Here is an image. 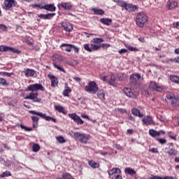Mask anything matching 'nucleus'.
<instances>
[{
    "label": "nucleus",
    "mask_w": 179,
    "mask_h": 179,
    "mask_svg": "<svg viewBox=\"0 0 179 179\" xmlns=\"http://www.w3.org/2000/svg\"><path fill=\"white\" fill-rule=\"evenodd\" d=\"M38 90H41V92H44L45 90L44 87L41 84L35 83L29 85L26 91L31 92L30 94L24 97L25 100H31L34 103H41V99L38 98Z\"/></svg>",
    "instance_id": "nucleus-1"
},
{
    "label": "nucleus",
    "mask_w": 179,
    "mask_h": 179,
    "mask_svg": "<svg viewBox=\"0 0 179 179\" xmlns=\"http://www.w3.org/2000/svg\"><path fill=\"white\" fill-rule=\"evenodd\" d=\"M148 15L143 12H140L136 15V23L138 27H143L148 23Z\"/></svg>",
    "instance_id": "nucleus-2"
},
{
    "label": "nucleus",
    "mask_w": 179,
    "mask_h": 179,
    "mask_svg": "<svg viewBox=\"0 0 179 179\" xmlns=\"http://www.w3.org/2000/svg\"><path fill=\"white\" fill-rule=\"evenodd\" d=\"M85 92L88 93H92V94H96L99 91V85L94 81H90L88 83V85L85 87Z\"/></svg>",
    "instance_id": "nucleus-3"
},
{
    "label": "nucleus",
    "mask_w": 179,
    "mask_h": 179,
    "mask_svg": "<svg viewBox=\"0 0 179 179\" xmlns=\"http://www.w3.org/2000/svg\"><path fill=\"white\" fill-rule=\"evenodd\" d=\"M29 114H34V115H38V117H41V118H43V120H45L46 121H52L53 122H57V120H55L54 117L47 116V115L41 112H37L36 110H29Z\"/></svg>",
    "instance_id": "nucleus-4"
},
{
    "label": "nucleus",
    "mask_w": 179,
    "mask_h": 179,
    "mask_svg": "<svg viewBox=\"0 0 179 179\" xmlns=\"http://www.w3.org/2000/svg\"><path fill=\"white\" fill-rule=\"evenodd\" d=\"M166 99L169 100L172 106V107H178L179 106V99L178 97L171 94H166Z\"/></svg>",
    "instance_id": "nucleus-5"
},
{
    "label": "nucleus",
    "mask_w": 179,
    "mask_h": 179,
    "mask_svg": "<svg viewBox=\"0 0 179 179\" xmlns=\"http://www.w3.org/2000/svg\"><path fill=\"white\" fill-rule=\"evenodd\" d=\"M73 135L75 138H79V141L81 143H87V141H89V135L85 133L80 134L79 132H74Z\"/></svg>",
    "instance_id": "nucleus-6"
},
{
    "label": "nucleus",
    "mask_w": 179,
    "mask_h": 179,
    "mask_svg": "<svg viewBox=\"0 0 179 179\" xmlns=\"http://www.w3.org/2000/svg\"><path fill=\"white\" fill-rule=\"evenodd\" d=\"M17 2L15 0H4L3 8L6 10H9V9H12V8H15Z\"/></svg>",
    "instance_id": "nucleus-7"
},
{
    "label": "nucleus",
    "mask_w": 179,
    "mask_h": 179,
    "mask_svg": "<svg viewBox=\"0 0 179 179\" xmlns=\"http://www.w3.org/2000/svg\"><path fill=\"white\" fill-rule=\"evenodd\" d=\"M142 78L140 73H135L130 75V86L134 87L138 85V81Z\"/></svg>",
    "instance_id": "nucleus-8"
},
{
    "label": "nucleus",
    "mask_w": 179,
    "mask_h": 179,
    "mask_svg": "<svg viewBox=\"0 0 179 179\" xmlns=\"http://www.w3.org/2000/svg\"><path fill=\"white\" fill-rule=\"evenodd\" d=\"M149 89L155 92H162L164 89V87L159 85L155 81H150L149 83Z\"/></svg>",
    "instance_id": "nucleus-9"
},
{
    "label": "nucleus",
    "mask_w": 179,
    "mask_h": 179,
    "mask_svg": "<svg viewBox=\"0 0 179 179\" xmlns=\"http://www.w3.org/2000/svg\"><path fill=\"white\" fill-rule=\"evenodd\" d=\"M10 51V52H14V54H19V50L16 48L6 46L4 45H0V52H8Z\"/></svg>",
    "instance_id": "nucleus-10"
},
{
    "label": "nucleus",
    "mask_w": 179,
    "mask_h": 179,
    "mask_svg": "<svg viewBox=\"0 0 179 179\" xmlns=\"http://www.w3.org/2000/svg\"><path fill=\"white\" fill-rule=\"evenodd\" d=\"M123 93H124L125 96H127L129 99H135L138 98L137 94L134 93L132 92V90H131L130 88H123Z\"/></svg>",
    "instance_id": "nucleus-11"
},
{
    "label": "nucleus",
    "mask_w": 179,
    "mask_h": 179,
    "mask_svg": "<svg viewBox=\"0 0 179 179\" xmlns=\"http://www.w3.org/2000/svg\"><path fill=\"white\" fill-rule=\"evenodd\" d=\"M110 80L107 79V76H101L100 79L103 80V82H107L109 83V85H111L112 86H114V82H115V76H114V74L113 73H110Z\"/></svg>",
    "instance_id": "nucleus-12"
},
{
    "label": "nucleus",
    "mask_w": 179,
    "mask_h": 179,
    "mask_svg": "<svg viewBox=\"0 0 179 179\" xmlns=\"http://www.w3.org/2000/svg\"><path fill=\"white\" fill-rule=\"evenodd\" d=\"M57 8L59 9L63 8L64 10H71V9H72V4L69 2H62L57 5Z\"/></svg>",
    "instance_id": "nucleus-13"
},
{
    "label": "nucleus",
    "mask_w": 179,
    "mask_h": 179,
    "mask_svg": "<svg viewBox=\"0 0 179 179\" xmlns=\"http://www.w3.org/2000/svg\"><path fill=\"white\" fill-rule=\"evenodd\" d=\"M164 134H166V132L163 130H160L159 131H157L155 129H150L149 130V134L152 138H155V136H159L160 135H164Z\"/></svg>",
    "instance_id": "nucleus-14"
},
{
    "label": "nucleus",
    "mask_w": 179,
    "mask_h": 179,
    "mask_svg": "<svg viewBox=\"0 0 179 179\" xmlns=\"http://www.w3.org/2000/svg\"><path fill=\"white\" fill-rule=\"evenodd\" d=\"M166 6L169 10H171V9H174V8H177L178 6V3H177V1L174 0H169Z\"/></svg>",
    "instance_id": "nucleus-15"
},
{
    "label": "nucleus",
    "mask_w": 179,
    "mask_h": 179,
    "mask_svg": "<svg viewBox=\"0 0 179 179\" xmlns=\"http://www.w3.org/2000/svg\"><path fill=\"white\" fill-rule=\"evenodd\" d=\"M48 78H49V79L51 80L52 87H55V86L58 85V78H57V77L51 74H48Z\"/></svg>",
    "instance_id": "nucleus-16"
},
{
    "label": "nucleus",
    "mask_w": 179,
    "mask_h": 179,
    "mask_svg": "<svg viewBox=\"0 0 179 179\" xmlns=\"http://www.w3.org/2000/svg\"><path fill=\"white\" fill-rule=\"evenodd\" d=\"M108 173L110 177H111L112 176H114V177H115V176H117V174L121 173V170L120 169V168H113L109 170L108 171Z\"/></svg>",
    "instance_id": "nucleus-17"
},
{
    "label": "nucleus",
    "mask_w": 179,
    "mask_h": 179,
    "mask_svg": "<svg viewBox=\"0 0 179 179\" xmlns=\"http://www.w3.org/2000/svg\"><path fill=\"white\" fill-rule=\"evenodd\" d=\"M124 9L127 10V12H136V10H138V8L137 6L127 3Z\"/></svg>",
    "instance_id": "nucleus-18"
},
{
    "label": "nucleus",
    "mask_w": 179,
    "mask_h": 179,
    "mask_svg": "<svg viewBox=\"0 0 179 179\" xmlns=\"http://www.w3.org/2000/svg\"><path fill=\"white\" fill-rule=\"evenodd\" d=\"M41 9H45V10H49L50 12H55L57 7L54 4H47L42 6Z\"/></svg>",
    "instance_id": "nucleus-19"
},
{
    "label": "nucleus",
    "mask_w": 179,
    "mask_h": 179,
    "mask_svg": "<svg viewBox=\"0 0 179 179\" xmlns=\"http://www.w3.org/2000/svg\"><path fill=\"white\" fill-rule=\"evenodd\" d=\"M62 27H63L64 30L68 33H71V31L73 30V26L71 23H64Z\"/></svg>",
    "instance_id": "nucleus-20"
},
{
    "label": "nucleus",
    "mask_w": 179,
    "mask_h": 179,
    "mask_svg": "<svg viewBox=\"0 0 179 179\" xmlns=\"http://www.w3.org/2000/svg\"><path fill=\"white\" fill-rule=\"evenodd\" d=\"M38 16V17H41V19L50 20H51L52 17H54V16H55V13L40 14Z\"/></svg>",
    "instance_id": "nucleus-21"
},
{
    "label": "nucleus",
    "mask_w": 179,
    "mask_h": 179,
    "mask_svg": "<svg viewBox=\"0 0 179 179\" xmlns=\"http://www.w3.org/2000/svg\"><path fill=\"white\" fill-rule=\"evenodd\" d=\"M60 47H70V48H73L74 52L76 54H79V48L77 46H75L74 45L72 44H68V43H62Z\"/></svg>",
    "instance_id": "nucleus-22"
},
{
    "label": "nucleus",
    "mask_w": 179,
    "mask_h": 179,
    "mask_svg": "<svg viewBox=\"0 0 179 179\" xmlns=\"http://www.w3.org/2000/svg\"><path fill=\"white\" fill-rule=\"evenodd\" d=\"M142 121L145 125H150L153 123V119L151 116H147L146 117H144Z\"/></svg>",
    "instance_id": "nucleus-23"
},
{
    "label": "nucleus",
    "mask_w": 179,
    "mask_h": 179,
    "mask_svg": "<svg viewBox=\"0 0 179 179\" xmlns=\"http://www.w3.org/2000/svg\"><path fill=\"white\" fill-rule=\"evenodd\" d=\"M35 74H36V71L33 69H26V70L24 71V75L27 78L31 77Z\"/></svg>",
    "instance_id": "nucleus-24"
},
{
    "label": "nucleus",
    "mask_w": 179,
    "mask_h": 179,
    "mask_svg": "<svg viewBox=\"0 0 179 179\" xmlns=\"http://www.w3.org/2000/svg\"><path fill=\"white\" fill-rule=\"evenodd\" d=\"M131 114H133V115H135V117H139L140 118H142V117H143V115L142 113H141L139 110H138L135 108H133L131 109Z\"/></svg>",
    "instance_id": "nucleus-25"
},
{
    "label": "nucleus",
    "mask_w": 179,
    "mask_h": 179,
    "mask_svg": "<svg viewBox=\"0 0 179 179\" xmlns=\"http://www.w3.org/2000/svg\"><path fill=\"white\" fill-rule=\"evenodd\" d=\"M101 23H103V24H105L106 26H110L111 24V19L108 18H101L100 19Z\"/></svg>",
    "instance_id": "nucleus-26"
},
{
    "label": "nucleus",
    "mask_w": 179,
    "mask_h": 179,
    "mask_svg": "<svg viewBox=\"0 0 179 179\" xmlns=\"http://www.w3.org/2000/svg\"><path fill=\"white\" fill-rule=\"evenodd\" d=\"M71 92H72L71 88L68 86H66L64 90L63 91V96L65 97H69V93H71Z\"/></svg>",
    "instance_id": "nucleus-27"
},
{
    "label": "nucleus",
    "mask_w": 179,
    "mask_h": 179,
    "mask_svg": "<svg viewBox=\"0 0 179 179\" xmlns=\"http://www.w3.org/2000/svg\"><path fill=\"white\" fill-rule=\"evenodd\" d=\"M52 59L55 62H61L64 59L62 58V56L59 55H55L52 57Z\"/></svg>",
    "instance_id": "nucleus-28"
},
{
    "label": "nucleus",
    "mask_w": 179,
    "mask_h": 179,
    "mask_svg": "<svg viewBox=\"0 0 179 179\" xmlns=\"http://www.w3.org/2000/svg\"><path fill=\"white\" fill-rule=\"evenodd\" d=\"M69 117H70V118H71V120H73L76 123L78 122V120L80 117L78 115H76V113L69 114Z\"/></svg>",
    "instance_id": "nucleus-29"
},
{
    "label": "nucleus",
    "mask_w": 179,
    "mask_h": 179,
    "mask_svg": "<svg viewBox=\"0 0 179 179\" xmlns=\"http://www.w3.org/2000/svg\"><path fill=\"white\" fill-rule=\"evenodd\" d=\"M124 173H126L127 174H129L130 176H134L136 174V172L131 168H126L124 170Z\"/></svg>",
    "instance_id": "nucleus-30"
},
{
    "label": "nucleus",
    "mask_w": 179,
    "mask_h": 179,
    "mask_svg": "<svg viewBox=\"0 0 179 179\" xmlns=\"http://www.w3.org/2000/svg\"><path fill=\"white\" fill-rule=\"evenodd\" d=\"M169 156H176L177 155L178 151L175 148H170L169 150L167 152Z\"/></svg>",
    "instance_id": "nucleus-31"
},
{
    "label": "nucleus",
    "mask_w": 179,
    "mask_h": 179,
    "mask_svg": "<svg viewBox=\"0 0 179 179\" xmlns=\"http://www.w3.org/2000/svg\"><path fill=\"white\" fill-rule=\"evenodd\" d=\"M99 48H101V45L93 43L91 44V52H93V51H97Z\"/></svg>",
    "instance_id": "nucleus-32"
},
{
    "label": "nucleus",
    "mask_w": 179,
    "mask_h": 179,
    "mask_svg": "<svg viewBox=\"0 0 179 179\" xmlns=\"http://www.w3.org/2000/svg\"><path fill=\"white\" fill-rule=\"evenodd\" d=\"M89 166L92 167V169H97L99 168V163L95 162L94 161H90L88 162Z\"/></svg>",
    "instance_id": "nucleus-33"
},
{
    "label": "nucleus",
    "mask_w": 179,
    "mask_h": 179,
    "mask_svg": "<svg viewBox=\"0 0 179 179\" xmlns=\"http://www.w3.org/2000/svg\"><path fill=\"white\" fill-rule=\"evenodd\" d=\"M92 10L94 11V15H102L104 14V10L101 9L93 8Z\"/></svg>",
    "instance_id": "nucleus-34"
},
{
    "label": "nucleus",
    "mask_w": 179,
    "mask_h": 179,
    "mask_svg": "<svg viewBox=\"0 0 179 179\" xmlns=\"http://www.w3.org/2000/svg\"><path fill=\"white\" fill-rule=\"evenodd\" d=\"M57 179H73V178L71 174L65 173L62 174V178H58Z\"/></svg>",
    "instance_id": "nucleus-35"
},
{
    "label": "nucleus",
    "mask_w": 179,
    "mask_h": 179,
    "mask_svg": "<svg viewBox=\"0 0 179 179\" xmlns=\"http://www.w3.org/2000/svg\"><path fill=\"white\" fill-rule=\"evenodd\" d=\"M103 41H104V40L101 38H94L92 41L94 44H100L103 43Z\"/></svg>",
    "instance_id": "nucleus-36"
},
{
    "label": "nucleus",
    "mask_w": 179,
    "mask_h": 179,
    "mask_svg": "<svg viewBox=\"0 0 179 179\" xmlns=\"http://www.w3.org/2000/svg\"><path fill=\"white\" fill-rule=\"evenodd\" d=\"M55 110H56V111H58L59 113H62V114H64V107L59 106V105H55Z\"/></svg>",
    "instance_id": "nucleus-37"
},
{
    "label": "nucleus",
    "mask_w": 179,
    "mask_h": 179,
    "mask_svg": "<svg viewBox=\"0 0 179 179\" xmlns=\"http://www.w3.org/2000/svg\"><path fill=\"white\" fill-rule=\"evenodd\" d=\"M170 80L175 83H179V77L177 76H171Z\"/></svg>",
    "instance_id": "nucleus-38"
},
{
    "label": "nucleus",
    "mask_w": 179,
    "mask_h": 179,
    "mask_svg": "<svg viewBox=\"0 0 179 179\" xmlns=\"http://www.w3.org/2000/svg\"><path fill=\"white\" fill-rule=\"evenodd\" d=\"M40 150V145L37 143H34L32 145V151L34 152H37Z\"/></svg>",
    "instance_id": "nucleus-39"
},
{
    "label": "nucleus",
    "mask_w": 179,
    "mask_h": 179,
    "mask_svg": "<svg viewBox=\"0 0 179 179\" xmlns=\"http://www.w3.org/2000/svg\"><path fill=\"white\" fill-rule=\"evenodd\" d=\"M117 5L118 6H120L121 8H124L125 9L127 6V2L122 1V0H119L117 1Z\"/></svg>",
    "instance_id": "nucleus-40"
},
{
    "label": "nucleus",
    "mask_w": 179,
    "mask_h": 179,
    "mask_svg": "<svg viewBox=\"0 0 179 179\" xmlns=\"http://www.w3.org/2000/svg\"><path fill=\"white\" fill-rule=\"evenodd\" d=\"M124 47H126V48H127V50H129V51H138V48H134L127 43H124Z\"/></svg>",
    "instance_id": "nucleus-41"
},
{
    "label": "nucleus",
    "mask_w": 179,
    "mask_h": 179,
    "mask_svg": "<svg viewBox=\"0 0 179 179\" xmlns=\"http://www.w3.org/2000/svg\"><path fill=\"white\" fill-rule=\"evenodd\" d=\"M12 176V174L10 173V171H6L4 172H3L1 175H0V177H2V178H5V177H9Z\"/></svg>",
    "instance_id": "nucleus-42"
},
{
    "label": "nucleus",
    "mask_w": 179,
    "mask_h": 179,
    "mask_svg": "<svg viewBox=\"0 0 179 179\" xmlns=\"http://www.w3.org/2000/svg\"><path fill=\"white\" fill-rule=\"evenodd\" d=\"M104 92L103 91H99L97 94V96L99 97V99H100V100H104Z\"/></svg>",
    "instance_id": "nucleus-43"
},
{
    "label": "nucleus",
    "mask_w": 179,
    "mask_h": 179,
    "mask_svg": "<svg viewBox=\"0 0 179 179\" xmlns=\"http://www.w3.org/2000/svg\"><path fill=\"white\" fill-rule=\"evenodd\" d=\"M55 68H57V69H58V71H60V72H64L65 73V69H64V68H62V66L57 65V64L54 63L53 64Z\"/></svg>",
    "instance_id": "nucleus-44"
},
{
    "label": "nucleus",
    "mask_w": 179,
    "mask_h": 179,
    "mask_svg": "<svg viewBox=\"0 0 179 179\" xmlns=\"http://www.w3.org/2000/svg\"><path fill=\"white\" fill-rule=\"evenodd\" d=\"M56 139L59 143H65V138L62 136H57L56 137Z\"/></svg>",
    "instance_id": "nucleus-45"
},
{
    "label": "nucleus",
    "mask_w": 179,
    "mask_h": 179,
    "mask_svg": "<svg viewBox=\"0 0 179 179\" xmlns=\"http://www.w3.org/2000/svg\"><path fill=\"white\" fill-rule=\"evenodd\" d=\"M0 85L3 86H8V82H6V79L0 78Z\"/></svg>",
    "instance_id": "nucleus-46"
},
{
    "label": "nucleus",
    "mask_w": 179,
    "mask_h": 179,
    "mask_svg": "<svg viewBox=\"0 0 179 179\" xmlns=\"http://www.w3.org/2000/svg\"><path fill=\"white\" fill-rule=\"evenodd\" d=\"M84 50L88 52H92V46H89V44L84 45Z\"/></svg>",
    "instance_id": "nucleus-47"
},
{
    "label": "nucleus",
    "mask_w": 179,
    "mask_h": 179,
    "mask_svg": "<svg viewBox=\"0 0 179 179\" xmlns=\"http://www.w3.org/2000/svg\"><path fill=\"white\" fill-rule=\"evenodd\" d=\"M20 128H22V129H24V131H26L27 132H30V131H32L31 128L27 127L24 126L23 124H20Z\"/></svg>",
    "instance_id": "nucleus-48"
},
{
    "label": "nucleus",
    "mask_w": 179,
    "mask_h": 179,
    "mask_svg": "<svg viewBox=\"0 0 179 179\" xmlns=\"http://www.w3.org/2000/svg\"><path fill=\"white\" fill-rule=\"evenodd\" d=\"M157 141L159 143H161V145H164V144H166V139H164V138H157Z\"/></svg>",
    "instance_id": "nucleus-49"
},
{
    "label": "nucleus",
    "mask_w": 179,
    "mask_h": 179,
    "mask_svg": "<svg viewBox=\"0 0 179 179\" xmlns=\"http://www.w3.org/2000/svg\"><path fill=\"white\" fill-rule=\"evenodd\" d=\"M125 78H127V75L125 74H120L118 76L119 80H125Z\"/></svg>",
    "instance_id": "nucleus-50"
},
{
    "label": "nucleus",
    "mask_w": 179,
    "mask_h": 179,
    "mask_svg": "<svg viewBox=\"0 0 179 179\" xmlns=\"http://www.w3.org/2000/svg\"><path fill=\"white\" fill-rule=\"evenodd\" d=\"M7 29H8V27L5 24H0V30H2L3 31H6Z\"/></svg>",
    "instance_id": "nucleus-51"
},
{
    "label": "nucleus",
    "mask_w": 179,
    "mask_h": 179,
    "mask_svg": "<svg viewBox=\"0 0 179 179\" xmlns=\"http://www.w3.org/2000/svg\"><path fill=\"white\" fill-rule=\"evenodd\" d=\"M1 74L3 75V76H11V75H13V73H8V72H1Z\"/></svg>",
    "instance_id": "nucleus-52"
},
{
    "label": "nucleus",
    "mask_w": 179,
    "mask_h": 179,
    "mask_svg": "<svg viewBox=\"0 0 179 179\" xmlns=\"http://www.w3.org/2000/svg\"><path fill=\"white\" fill-rule=\"evenodd\" d=\"M83 122H84L80 117H78V120H77V122H76V124H77L78 125H83Z\"/></svg>",
    "instance_id": "nucleus-53"
},
{
    "label": "nucleus",
    "mask_w": 179,
    "mask_h": 179,
    "mask_svg": "<svg viewBox=\"0 0 179 179\" xmlns=\"http://www.w3.org/2000/svg\"><path fill=\"white\" fill-rule=\"evenodd\" d=\"M31 120H32V122H36V124H37V122H38V117H37L36 116H32Z\"/></svg>",
    "instance_id": "nucleus-54"
},
{
    "label": "nucleus",
    "mask_w": 179,
    "mask_h": 179,
    "mask_svg": "<svg viewBox=\"0 0 179 179\" xmlns=\"http://www.w3.org/2000/svg\"><path fill=\"white\" fill-rule=\"evenodd\" d=\"M99 45H101V47H102V48H108V47H110V44H108V43H102Z\"/></svg>",
    "instance_id": "nucleus-55"
},
{
    "label": "nucleus",
    "mask_w": 179,
    "mask_h": 179,
    "mask_svg": "<svg viewBox=\"0 0 179 179\" xmlns=\"http://www.w3.org/2000/svg\"><path fill=\"white\" fill-rule=\"evenodd\" d=\"M173 27L174 29H179V22H173Z\"/></svg>",
    "instance_id": "nucleus-56"
},
{
    "label": "nucleus",
    "mask_w": 179,
    "mask_h": 179,
    "mask_svg": "<svg viewBox=\"0 0 179 179\" xmlns=\"http://www.w3.org/2000/svg\"><path fill=\"white\" fill-rule=\"evenodd\" d=\"M119 54H125V52H128V50L127 49H121L118 51Z\"/></svg>",
    "instance_id": "nucleus-57"
},
{
    "label": "nucleus",
    "mask_w": 179,
    "mask_h": 179,
    "mask_svg": "<svg viewBox=\"0 0 179 179\" xmlns=\"http://www.w3.org/2000/svg\"><path fill=\"white\" fill-rule=\"evenodd\" d=\"M149 152H151L152 153H159L157 148H151L149 150Z\"/></svg>",
    "instance_id": "nucleus-58"
},
{
    "label": "nucleus",
    "mask_w": 179,
    "mask_h": 179,
    "mask_svg": "<svg viewBox=\"0 0 179 179\" xmlns=\"http://www.w3.org/2000/svg\"><path fill=\"white\" fill-rule=\"evenodd\" d=\"M149 179H163V178H162V177H160V176L152 175V177L150 178Z\"/></svg>",
    "instance_id": "nucleus-59"
},
{
    "label": "nucleus",
    "mask_w": 179,
    "mask_h": 179,
    "mask_svg": "<svg viewBox=\"0 0 179 179\" xmlns=\"http://www.w3.org/2000/svg\"><path fill=\"white\" fill-rule=\"evenodd\" d=\"M70 65H71V66H76V65H78V62L76 61H74V62H72Z\"/></svg>",
    "instance_id": "nucleus-60"
},
{
    "label": "nucleus",
    "mask_w": 179,
    "mask_h": 179,
    "mask_svg": "<svg viewBox=\"0 0 179 179\" xmlns=\"http://www.w3.org/2000/svg\"><path fill=\"white\" fill-rule=\"evenodd\" d=\"M162 179H174V177H173V176H164V177H162Z\"/></svg>",
    "instance_id": "nucleus-61"
},
{
    "label": "nucleus",
    "mask_w": 179,
    "mask_h": 179,
    "mask_svg": "<svg viewBox=\"0 0 179 179\" xmlns=\"http://www.w3.org/2000/svg\"><path fill=\"white\" fill-rule=\"evenodd\" d=\"M158 120H159L160 121L164 122V117H163L162 115H158L157 116Z\"/></svg>",
    "instance_id": "nucleus-62"
},
{
    "label": "nucleus",
    "mask_w": 179,
    "mask_h": 179,
    "mask_svg": "<svg viewBox=\"0 0 179 179\" xmlns=\"http://www.w3.org/2000/svg\"><path fill=\"white\" fill-rule=\"evenodd\" d=\"M115 179H122V176H120V174L115 175Z\"/></svg>",
    "instance_id": "nucleus-63"
},
{
    "label": "nucleus",
    "mask_w": 179,
    "mask_h": 179,
    "mask_svg": "<svg viewBox=\"0 0 179 179\" xmlns=\"http://www.w3.org/2000/svg\"><path fill=\"white\" fill-rule=\"evenodd\" d=\"M174 52H175V54H176V55H179V48H178L175 49Z\"/></svg>",
    "instance_id": "nucleus-64"
}]
</instances>
